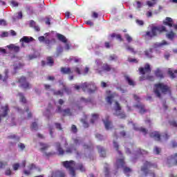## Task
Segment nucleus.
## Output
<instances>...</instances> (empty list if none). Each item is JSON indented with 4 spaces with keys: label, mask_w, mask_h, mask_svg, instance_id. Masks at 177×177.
<instances>
[{
    "label": "nucleus",
    "mask_w": 177,
    "mask_h": 177,
    "mask_svg": "<svg viewBox=\"0 0 177 177\" xmlns=\"http://www.w3.org/2000/svg\"><path fill=\"white\" fill-rule=\"evenodd\" d=\"M171 93L169 86L163 83H159L156 85V95L158 97H161V95H167Z\"/></svg>",
    "instance_id": "f257e3e1"
},
{
    "label": "nucleus",
    "mask_w": 177,
    "mask_h": 177,
    "mask_svg": "<svg viewBox=\"0 0 177 177\" xmlns=\"http://www.w3.org/2000/svg\"><path fill=\"white\" fill-rule=\"evenodd\" d=\"M125 162H124V159H118L116 161L115 167L116 168H123L124 173L127 176L132 175V169L129 167H124Z\"/></svg>",
    "instance_id": "f03ea898"
},
{
    "label": "nucleus",
    "mask_w": 177,
    "mask_h": 177,
    "mask_svg": "<svg viewBox=\"0 0 177 177\" xmlns=\"http://www.w3.org/2000/svg\"><path fill=\"white\" fill-rule=\"evenodd\" d=\"M63 165L66 168V169H68L70 175L73 177H75V163H74V161H65L63 162Z\"/></svg>",
    "instance_id": "7ed1b4c3"
},
{
    "label": "nucleus",
    "mask_w": 177,
    "mask_h": 177,
    "mask_svg": "<svg viewBox=\"0 0 177 177\" xmlns=\"http://www.w3.org/2000/svg\"><path fill=\"white\" fill-rule=\"evenodd\" d=\"M148 31L146 32V34L143 35L142 37L146 39H151L156 35V25L152 24L148 27Z\"/></svg>",
    "instance_id": "20e7f679"
},
{
    "label": "nucleus",
    "mask_w": 177,
    "mask_h": 177,
    "mask_svg": "<svg viewBox=\"0 0 177 177\" xmlns=\"http://www.w3.org/2000/svg\"><path fill=\"white\" fill-rule=\"evenodd\" d=\"M115 115H118L119 118H125V113L121 112V106L118 102H115V106L113 107Z\"/></svg>",
    "instance_id": "39448f33"
},
{
    "label": "nucleus",
    "mask_w": 177,
    "mask_h": 177,
    "mask_svg": "<svg viewBox=\"0 0 177 177\" xmlns=\"http://www.w3.org/2000/svg\"><path fill=\"white\" fill-rule=\"evenodd\" d=\"M92 86H93V85L88 83H84L81 86H75V89H76V91H80L82 88L84 92H86V91L88 92H93L95 90L92 89Z\"/></svg>",
    "instance_id": "423d86ee"
},
{
    "label": "nucleus",
    "mask_w": 177,
    "mask_h": 177,
    "mask_svg": "<svg viewBox=\"0 0 177 177\" xmlns=\"http://www.w3.org/2000/svg\"><path fill=\"white\" fill-rule=\"evenodd\" d=\"M140 74L145 75V74H150L151 73V67L150 64H146L144 67H140L138 68Z\"/></svg>",
    "instance_id": "0eeeda50"
},
{
    "label": "nucleus",
    "mask_w": 177,
    "mask_h": 177,
    "mask_svg": "<svg viewBox=\"0 0 177 177\" xmlns=\"http://www.w3.org/2000/svg\"><path fill=\"white\" fill-rule=\"evenodd\" d=\"M48 149H49V145H48L46 144H44L42 142H40L41 151H42V153H44V156L49 157L50 156H52L53 154V153H52V152L47 153L46 150H48Z\"/></svg>",
    "instance_id": "6e6552de"
},
{
    "label": "nucleus",
    "mask_w": 177,
    "mask_h": 177,
    "mask_svg": "<svg viewBox=\"0 0 177 177\" xmlns=\"http://www.w3.org/2000/svg\"><path fill=\"white\" fill-rule=\"evenodd\" d=\"M156 140H159L160 142H162L164 140H167L168 139V134H160V132L156 131Z\"/></svg>",
    "instance_id": "1a4fd4ad"
},
{
    "label": "nucleus",
    "mask_w": 177,
    "mask_h": 177,
    "mask_svg": "<svg viewBox=\"0 0 177 177\" xmlns=\"http://www.w3.org/2000/svg\"><path fill=\"white\" fill-rule=\"evenodd\" d=\"M19 82L21 88H24V89H27V88L31 87L30 86V84H28V82H27V81H26V77H21L19 79Z\"/></svg>",
    "instance_id": "9d476101"
},
{
    "label": "nucleus",
    "mask_w": 177,
    "mask_h": 177,
    "mask_svg": "<svg viewBox=\"0 0 177 177\" xmlns=\"http://www.w3.org/2000/svg\"><path fill=\"white\" fill-rule=\"evenodd\" d=\"M56 112L60 113L61 114H62V115H71V111H70V109H67L62 110V107L60 106L57 107Z\"/></svg>",
    "instance_id": "9b49d317"
},
{
    "label": "nucleus",
    "mask_w": 177,
    "mask_h": 177,
    "mask_svg": "<svg viewBox=\"0 0 177 177\" xmlns=\"http://www.w3.org/2000/svg\"><path fill=\"white\" fill-rule=\"evenodd\" d=\"M151 163L150 162H146L145 163L144 167L141 168V171L142 172H143L145 174V175H147V172L149 171V168H150V167H151Z\"/></svg>",
    "instance_id": "f8f14e48"
},
{
    "label": "nucleus",
    "mask_w": 177,
    "mask_h": 177,
    "mask_svg": "<svg viewBox=\"0 0 177 177\" xmlns=\"http://www.w3.org/2000/svg\"><path fill=\"white\" fill-rule=\"evenodd\" d=\"M32 41H34V38L28 37L27 36H24L20 40V41L22 42V46H24V44H23V42H26V44H28L30 42H32Z\"/></svg>",
    "instance_id": "ddd939ff"
},
{
    "label": "nucleus",
    "mask_w": 177,
    "mask_h": 177,
    "mask_svg": "<svg viewBox=\"0 0 177 177\" xmlns=\"http://www.w3.org/2000/svg\"><path fill=\"white\" fill-rule=\"evenodd\" d=\"M61 71L63 74L70 75V74H73L74 71L71 70V68H62Z\"/></svg>",
    "instance_id": "4468645a"
},
{
    "label": "nucleus",
    "mask_w": 177,
    "mask_h": 177,
    "mask_svg": "<svg viewBox=\"0 0 177 177\" xmlns=\"http://www.w3.org/2000/svg\"><path fill=\"white\" fill-rule=\"evenodd\" d=\"M8 49L14 50V52H19L20 50V47L15 46V44H10L8 46Z\"/></svg>",
    "instance_id": "2eb2a0df"
},
{
    "label": "nucleus",
    "mask_w": 177,
    "mask_h": 177,
    "mask_svg": "<svg viewBox=\"0 0 177 177\" xmlns=\"http://www.w3.org/2000/svg\"><path fill=\"white\" fill-rule=\"evenodd\" d=\"M115 96H117V94H115V93H112V94L108 95L106 97L107 103H109V104H111V100H113V99L115 98Z\"/></svg>",
    "instance_id": "dca6fc26"
},
{
    "label": "nucleus",
    "mask_w": 177,
    "mask_h": 177,
    "mask_svg": "<svg viewBox=\"0 0 177 177\" xmlns=\"http://www.w3.org/2000/svg\"><path fill=\"white\" fill-rule=\"evenodd\" d=\"M30 27H32L35 28V31H39V26H37V24L34 21H30Z\"/></svg>",
    "instance_id": "f3484780"
},
{
    "label": "nucleus",
    "mask_w": 177,
    "mask_h": 177,
    "mask_svg": "<svg viewBox=\"0 0 177 177\" xmlns=\"http://www.w3.org/2000/svg\"><path fill=\"white\" fill-rule=\"evenodd\" d=\"M57 37L59 41H61L62 42H64V44L67 42V39L66 38V37H64V35L57 34Z\"/></svg>",
    "instance_id": "a211bd4d"
},
{
    "label": "nucleus",
    "mask_w": 177,
    "mask_h": 177,
    "mask_svg": "<svg viewBox=\"0 0 177 177\" xmlns=\"http://www.w3.org/2000/svg\"><path fill=\"white\" fill-rule=\"evenodd\" d=\"M145 80H148V81H154V77L153 76H143L140 77V81H145Z\"/></svg>",
    "instance_id": "6ab92c4d"
},
{
    "label": "nucleus",
    "mask_w": 177,
    "mask_h": 177,
    "mask_svg": "<svg viewBox=\"0 0 177 177\" xmlns=\"http://www.w3.org/2000/svg\"><path fill=\"white\" fill-rule=\"evenodd\" d=\"M156 76L158 77V78H164V75L162 74V71H161V69H156Z\"/></svg>",
    "instance_id": "aec40b11"
},
{
    "label": "nucleus",
    "mask_w": 177,
    "mask_h": 177,
    "mask_svg": "<svg viewBox=\"0 0 177 177\" xmlns=\"http://www.w3.org/2000/svg\"><path fill=\"white\" fill-rule=\"evenodd\" d=\"M55 147L57 151L59 153V154H64V151L63 150V149H62V147H60V143L57 142L55 144Z\"/></svg>",
    "instance_id": "412c9836"
},
{
    "label": "nucleus",
    "mask_w": 177,
    "mask_h": 177,
    "mask_svg": "<svg viewBox=\"0 0 177 177\" xmlns=\"http://www.w3.org/2000/svg\"><path fill=\"white\" fill-rule=\"evenodd\" d=\"M156 31H159V32H167V29L165 28V26H157L156 28Z\"/></svg>",
    "instance_id": "4be33fe9"
},
{
    "label": "nucleus",
    "mask_w": 177,
    "mask_h": 177,
    "mask_svg": "<svg viewBox=\"0 0 177 177\" xmlns=\"http://www.w3.org/2000/svg\"><path fill=\"white\" fill-rule=\"evenodd\" d=\"M166 37L168 39H170V41H172V39H174V38H175V33H174L172 31H171L170 32L166 34Z\"/></svg>",
    "instance_id": "5701e85b"
},
{
    "label": "nucleus",
    "mask_w": 177,
    "mask_h": 177,
    "mask_svg": "<svg viewBox=\"0 0 177 177\" xmlns=\"http://www.w3.org/2000/svg\"><path fill=\"white\" fill-rule=\"evenodd\" d=\"M101 157H106V151L102 147H97Z\"/></svg>",
    "instance_id": "b1692460"
},
{
    "label": "nucleus",
    "mask_w": 177,
    "mask_h": 177,
    "mask_svg": "<svg viewBox=\"0 0 177 177\" xmlns=\"http://www.w3.org/2000/svg\"><path fill=\"white\" fill-rule=\"evenodd\" d=\"M168 74L170 75L171 78H175V77H176L175 74H177V70L172 71V69H169Z\"/></svg>",
    "instance_id": "393cba45"
},
{
    "label": "nucleus",
    "mask_w": 177,
    "mask_h": 177,
    "mask_svg": "<svg viewBox=\"0 0 177 177\" xmlns=\"http://www.w3.org/2000/svg\"><path fill=\"white\" fill-rule=\"evenodd\" d=\"M96 66H95V69L99 71L100 69V67L102 66V61L100 59H97L95 61Z\"/></svg>",
    "instance_id": "a878e982"
},
{
    "label": "nucleus",
    "mask_w": 177,
    "mask_h": 177,
    "mask_svg": "<svg viewBox=\"0 0 177 177\" xmlns=\"http://www.w3.org/2000/svg\"><path fill=\"white\" fill-rule=\"evenodd\" d=\"M133 129L136 131H141V132H142V133H144V135H146V133H147V130H146V129H145L143 127L138 128V127H135V124H133Z\"/></svg>",
    "instance_id": "bb28decb"
},
{
    "label": "nucleus",
    "mask_w": 177,
    "mask_h": 177,
    "mask_svg": "<svg viewBox=\"0 0 177 177\" xmlns=\"http://www.w3.org/2000/svg\"><path fill=\"white\" fill-rule=\"evenodd\" d=\"M125 80L127 81L129 85H131L132 86L135 85V82H133V80H132V79L129 76H125Z\"/></svg>",
    "instance_id": "cd10ccee"
},
{
    "label": "nucleus",
    "mask_w": 177,
    "mask_h": 177,
    "mask_svg": "<svg viewBox=\"0 0 177 177\" xmlns=\"http://www.w3.org/2000/svg\"><path fill=\"white\" fill-rule=\"evenodd\" d=\"M136 107H138V109L140 111V113L141 114H143V113H145V111H146V110L145 109V105L140 104L137 105Z\"/></svg>",
    "instance_id": "c85d7f7f"
},
{
    "label": "nucleus",
    "mask_w": 177,
    "mask_h": 177,
    "mask_svg": "<svg viewBox=\"0 0 177 177\" xmlns=\"http://www.w3.org/2000/svg\"><path fill=\"white\" fill-rule=\"evenodd\" d=\"M104 123L106 129L107 130L111 129L112 127L111 122L106 120V121H104Z\"/></svg>",
    "instance_id": "c756f323"
},
{
    "label": "nucleus",
    "mask_w": 177,
    "mask_h": 177,
    "mask_svg": "<svg viewBox=\"0 0 177 177\" xmlns=\"http://www.w3.org/2000/svg\"><path fill=\"white\" fill-rule=\"evenodd\" d=\"M80 102L82 103H84V104H88V103H91V102H92V100H91V98L89 99H85L84 97H82L80 99Z\"/></svg>",
    "instance_id": "7c9ffc66"
},
{
    "label": "nucleus",
    "mask_w": 177,
    "mask_h": 177,
    "mask_svg": "<svg viewBox=\"0 0 177 177\" xmlns=\"http://www.w3.org/2000/svg\"><path fill=\"white\" fill-rule=\"evenodd\" d=\"M102 68L103 70H104L105 71H111V66H110L109 64H104L102 66Z\"/></svg>",
    "instance_id": "2f4dec72"
},
{
    "label": "nucleus",
    "mask_w": 177,
    "mask_h": 177,
    "mask_svg": "<svg viewBox=\"0 0 177 177\" xmlns=\"http://www.w3.org/2000/svg\"><path fill=\"white\" fill-rule=\"evenodd\" d=\"M53 63H54L53 58H52L51 57H48L47 58L48 66H53Z\"/></svg>",
    "instance_id": "473e14b6"
},
{
    "label": "nucleus",
    "mask_w": 177,
    "mask_h": 177,
    "mask_svg": "<svg viewBox=\"0 0 177 177\" xmlns=\"http://www.w3.org/2000/svg\"><path fill=\"white\" fill-rule=\"evenodd\" d=\"M16 19H23V12H19L18 16L17 17H12V19L14 21H16Z\"/></svg>",
    "instance_id": "72a5a7b5"
},
{
    "label": "nucleus",
    "mask_w": 177,
    "mask_h": 177,
    "mask_svg": "<svg viewBox=\"0 0 177 177\" xmlns=\"http://www.w3.org/2000/svg\"><path fill=\"white\" fill-rule=\"evenodd\" d=\"M126 49L127 50H129V52H131V53H135V50L131 46H127Z\"/></svg>",
    "instance_id": "f704fd0d"
},
{
    "label": "nucleus",
    "mask_w": 177,
    "mask_h": 177,
    "mask_svg": "<svg viewBox=\"0 0 177 177\" xmlns=\"http://www.w3.org/2000/svg\"><path fill=\"white\" fill-rule=\"evenodd\" d=\"M124 37L126 38L127 42H132V37L129 35L125 34Z\"/></svg>",
    "instance_id": "c9c22d12"
},
{
    "label": "nucleus",
    "mask_w": 177,
    "mask_h": 177,
    "mask_svg": "<svg viewBox=\"0 0 177 177\" xmlns=\"http://www.w3.org/2000/svg\"><path fill=\"white\" fill-rule=\"evenodd\" d=\"M31 129L33 131H37V129H38V124H37L35 122H33L31 125Z\"/></svg>",
    "instance_id": "e433bc0d"
},
{
    "label": "nucleus",
    "mask_w": 177,
    "mask_h": 177,
    "mask_svg": "<svg viewBox=\"0 0 177 177\" xmlns=\"http://www.w3.org/2000/svg\"><path fill=\"white\" fill-rule=\"evenodd\" d=\"M20 101L22 102V103H26V98L21 93H19Z\"/></svg>",
    "instance_id": "4c0bfd02"
},
{
    "label": "nucleus",
    "mask_w": 177,
    "mask_h": 177,
    "mask_svg": "<svg viewBox=\"0 0 177 177\" xmlns=\"http://www.w3.org/2000/svg\"><path fill=\"white\" fill-rule=\"evenodd\" d=\"M44 114L46 117H47V118H49L50 117V115H52V113H50V110H49V109H47L46 111V113H44Z\"/></svg>",
    "instance_id": "58836bf2"
},
{
    "label": "nucleus",
    "mask_w": 177,
    "mask_h": 177,
    "mask_svg": "<svg viewBox=\"0 0 177 177\" xmlns=\"http://www.w3.org/2000/svg\"><path fill=\"white\" fill-rule=\"evenodd\" d=\"M12 168L14 169V171H17V169H19V168H20V164L19 163H15L12 165Z\"/></svg>",
    "instance_id": "ea45409f"
},
{
    "label": "nucleus",
    "mask_w": 177,
    "mask_h": 177,
    "mask_svg": "<svg viewBox=\"0 0 177 177\" xmlns=\"http://www.w3.org/2000/svg\"><path fill=\"white\" fill-rule=\"evenodd\" d=\"M104 174L105 177H109V167L107 165L104 167Z\"/></svg>",
    "instance_id": "a19ab883"
},
{
    "label": "nucleus",
    "mask_w": 177,
    "mask_h": 177,
    "mask_svg": "<svg viewBox=\"0 0 177 177\" xmlns=\"http://www.w3.org/2000/svg\"><path fill=\"white\" fill-rule=\"evenodd\" d=\"M96 120H97V115H96V114L93 115L92 119L91 121V124H93L95 122V121H96Z\"/></svg>",
    "instance_id": "79ce46f5"
},
{
    "label": "nucleus",
    "mask_w": 177,
    "mask_h": 177,
    "mask_svg": "<svg viewBox=\"0 0 177 177\" xmlns=\"http://www.w3.org/2000/svg\"><path fill=\"white\" fill-rule=\"evenodd\" d=\"M10 4L12 8H17V6H19V3H17V1H11Z\"/></svg>",
    "instance_id": "37998d69"
},
{
    "label": "nucleus",
    "mask_w": 177,
    "mask_h": 177,
    "mask_svg": "<svg viewBox=\"0 0 177 177\" xmlns=\"http://www.w3.org/2000/svg\"><path fill=\"white\" fill-rule=\"evenodd\" d=\"M112 38H114V37H116L117 39H120V41H122V38H121L120 35H115V33H113L111 35Z\"/></svg>",
    "instance_id": "c03bdc74"
},
{
    "label": "nucleus",
    "mask_w": 177,
    "mask_h": 177,
    "mask_svg": "<svg viewBox=\"0 0 177 177\" xmlns=\"http://www.w3.org/2000/svg\"><path fill=\"white\" fill-rule=\"evenodd\" d=\"M53 95H59V96H63V92H62L61 91H53Z\"/></svg>",
    "instance_id": "a18cd8bd"
},
{
    "label": "nucleus",
    "mask_w": 177,
    "mask_h": 177,
    "mask_svg": "<svg viewBox=\"0 0 177 177\" xmlns=\"http://www.w3.org/2000/svg\"><path fill=\"white\" fill-rule=\"evenodd\" d=\"M6 165H8V162H0V169H2V168H5V167H6Z\"/></svg>",
    "instance_id": "49530a36"
},
{
    "label": "nucleus",
    "mask_w": 177,
    "mask_h": 177,
    "mask_svg": "<svg viewBox=\"0 0 177 177\" xmlns=\"http://www.w3.org/2000/svg\"><path fill=\"white\" fill-rule=\"evenodd\" d=\"M48 130H49L50 135L51 138H53V132H54L55 129H53V127H50Z\"/></svg>",
    "instance_id": "de8ad7c7"
},
{
    "label": "nucleus",
    "mask_w": 177,
    "mask_h": 177,
    "mask_svg": "<svg viewBox=\"0 0 177 177\" xmlns=\"http://www.w3.org/2000/svg\"><path fill=\"white\" fill-rule=\"evenodd\" d=\"M28 168L29 171H32V169H35V165L30 164L28 166Z\"/></svg>",
    "instance_id": "09e8293b"
},
{
    "label": "nucleus",
    "mask_w": 177,
    "mask_h": 177,
    "mask_svg": "<svg viewBox=\"0 0 177 177\" xmlns=\"http://www.w3.org/2000/svg\"><path fill=\"white\" fill-rule=\"evenodd\" d=\"M171 161L174 162V164H177V153L171 158Z\"/></svg>",
    "instance_id": "8fccbe9b"
},
{
    "label": "nucleus",
    "mask_w": 177,
    "mask_h": 177,
    "mask_svg": "<svg viewBox=\"0 0 177 177\" xmlns=\"http://www.w3.org/2000/svg\"><path fill=\"white\" fill-rule=\"evenodd\" d=\"M65 50H70V43L68 41L65 43Z\"/></svg>",
    "instance_id": "3c124183"
},
{
    "label": "nucleus",
    "mask_w": 177,
    "mask_h": 177,
    "mask_svg": "<svg viewBox=\"0 0 177 177\" xmlns=\"http://www.w3.org/2000/svg\"><path fill=\"white\" fill-rule=\"evenodd\" d=\"M136 21L138 26H143L145 24V22L140 19H137Z\"/></svg>",
    "instance_id": "603ef678"
},
{
    "label": "nucleus",
    "mask_w": 177,
    "mask_h": 177,
    "mask_svg": "<svg viewBox=\"0 0 177 177\" xmlns=\"http://www.w3.org/2000/svg\"><path fill=\"white\" fill-rule=\"evenodd\" d=\"M33 59H37L35 55H31L28 56V60H32Z\"/></svg>",
    "instance_id": "864d4df0"
},
{
    "label": "nucleus",
    "mask_w": 177,
    "mask_h": 177,
    "mask_svg": "<svg viewBox=\"0 0 177 177\" xmlns=\"http://www.w3.org/2000/svg\"><path fill=\"white\" fill-rule=\"evenodd\" d=\"M18 147H19V149H21V150H24V149H26V145H24V144H23V143H19L18 145Z\"/></svg>",
    "instance_id": "5fc2aeb1"
},
{
    "label": "nucleus",
    "mask_w": 177,
    "mask_h": 177,
    "mask_svg": "<svg viewBox=\"0 0 177 177\" xmlns=\"http://www.w3.org/2000/svg\"><path fill=\"white\" fill-rule=\"evenodd\" d=\"M74 151H75V149H71L68 148V149H66V153H67L68 154H71V153H74Z\"/></svg>",
    "instance_id": "6e6d98bb"
},
{
    "label": "nucleus",
    "mask_w": 177,
    "mask_h": 177,
    "mask_svg": "<svg viewBox=\"0 0 177 177\" xmlns=\"http://www.w3.org/2000/svg\"><path fill=\"white\" fill-rule=\"evenodd\" d=\"M129 62H130L131 63H138V60H136V59H133V58H128Z\"/></svg>",
    "instance_id": "4d7b16f0"
},
{
    "label": "nucleus",
    "mask_w": 177,
    "mask_h": 177,
    "mask_svg": "<svg viewBox=\"0 0 177 177\" xmlns=\"http://www.w3.org/2000/svg\"><path fill=\"white\" fill-rule=\"evenodd\" d=\"M55 128L59 129V131H62V125L59 123H55Z\"/></svg>",
    "instance_id": "13d9d810"
},
{
    "label": "nucleus",
    "mask_w": 177,
    "mask_h": 177,
    "mask_svg": "<svg viewBox=\"0 0 177 177\" xmlns=\"http://www.w3.org/2000/svg\"><path fill=\"white\" fill-rule=\"evenodd\" d=\"M117 56L115 55H111L109 57V60H117Z\"/></svg>",
    "instance_id": "bf43d9fd"
},
{
    "label": "nucleus",
    "mask_w": 177,
    "mask_h": 177,
    "mask_svg": "<svg viewBox=\"0 0 177 177\" xmlns=\"http://www.w3.org/2000/svg\"><path fill=\"white\" fill-rule=\"evenodd\" d=\"M0 26H6V21L5 19H0Z\"/></svg>",
    "instance_id": "052dcab7"
},
{
    "label": "nucleus",
    "mask_w": 177,
    "mask_h": 177,
    "mask_svg": "<svg viewBox=\"0 0 177 177\" xmlns=\"http://www.w3.org/2000/svg\"><path fill=\"white\" fill-rule=\"evenodd\" d=\"M74 71H75V73H77L79 75L81 74V70L78 67L75 68Z\"/></svg>",
    "instance_id": "680f3d73"
},
{
    "label": "nucleus",
    "mask_w": 177,
    "mask_h": 177,
    "mask_svg": "<svg viewBox=\"0 0 177 177\" xmlns=\"http://www.w3.org/2000/svg\"><path fill=\"white\" fill-rule=\"evenodd\" d=\"M71 131H72V132L75 133V132H77V127H75V125H73L72 128H71Z\"/></svg>",
    "instance_id": "e2e57ef3"
},
{
    "label": "nucleus",
    "mask_w": 177,
    "mask_h": 177,
    "mask_svg": "<svg viewBox=\"0 0 177 177\" xmlns=\"http://www.w3.org/2000/svg\"><path fill=\"white\" fill-rule=\"evenodd\" d=\"M8 73H9V71L8 70H6V71H5L6 75H5L4 78L2 79V80L3 82H5L6 80V79L8 78Z\"/></svg>",
    "instance_id": "0e129e2a"
},
{
    "label": "nucleus",
    "mask_w": 177,
    "mask_h": 177,
    "mask_svg": "<svg viewBox=\"0 0 177 177\" xmlns=\"http://www.w3.org/2000/svg\"><path fill=\"white\" fill-rule=\"evenodd\" d=\"M38 39L40 42H44L45 41V37H44V36L39 37Z\"/></svg>",
    "instance_id": "69168bd1"
},
{
    "label": "nucleus",
    "mask_w": 177,
    "mask_h": 177,
    "mask_svg": "<svg viewBox=\"0 0 177 177\" xmlns=\"http://www.w3.org/2000/svg\"><path fill=\"white\" fill-rule=\"evenodd\" d=\"M82 122L83 123V125L84 127V128H88V122H86L85 120H82Z\"/></svg>",
    "instance_id": "338daca9"
},
{
    "label": "nucleus",
    "mask_w": 177,
    "mask_h": 177,
    "mask_svg": "<svg viewBox=\"0 0 177 177\" xmlns=\"http://www.w3.org/2000/svg\"><path fill=\"white\" fill-rule=\"evenodd\" d=\"M79 169L81 170L82 172H84V171H85V168L84 167V166H82V165H79Z\"/></svg>",
    "instance_id": "774afa93"
}]
</instances>
